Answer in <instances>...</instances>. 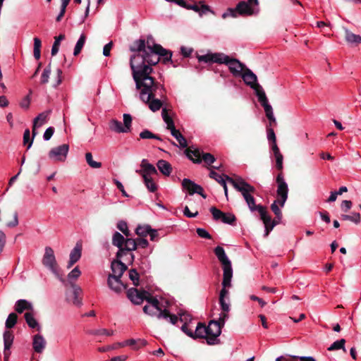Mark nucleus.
I'll use <instances>...</instances> for the list:
<instances>
[{"mask_svg":"<svg viewBox=\"0 0 361 361\" xmlns=\"http://www.w3.org/2000/svg\"><path fill=\"white\" fill-rule=\"evenodd\" d=\"M13 334L12 331H6L4 333V355L5 357L9 354L8 351L11 348L13 341Z\"/></svg>","mask_w":361,"mask_h":361,"instance_id":"c85d7f7f","label":"nucleus"},{"mask_svg":"<svg viewBox=\"0 0 361 361\" xmlns=\"http://www.w3.org/2000/svg\"><path fill=\"white\" fill-rule=\"evenodd\" d=\"M143 312L149 315V316H156L157 317V314L159 313V311H156V310H153L152 307L149 305H145L143 307Z\"/></svg>","mask_w":361,"mask_h":361,"instance_id":"680f3d73","label":"nucleus"},{"mask_svg":"<svg viewBox=\"0 0 361 361\" xmlns=\"http://www.w3.org/2000/svg\"><path fill=\"white\" fill-rule=\"evenodd\" d=\"M129 279L133 281L135 286H139V274L135 269H131L129 271Z\"/></svg>","mask_w":361,"mask_h":361,"instance_id":"864d4df0","label":"nucleus"},{"mask_svg":"<svg viewBox=\"0 0 361 361\" xmlns=\"http://www.w3.org/2000/svg\"><path fill=\"white\" fill-rule=\"evenodd\" d=\"M140 137L142 139H157L161 140V137L152 133L151 131L148 130H144L140 133Z\"/></svg>","mask_w":361,"mask_h":361,"instance_id":"3c124183","label":"nucleus"},{"mask_svg":"<svg viewBox=\"0 0 361 361\" xmlns=\"http://www.w3.org/2000/svg\"><path fill=\"white\" fill-rule=\"evenodd\" d=\"M250 193H252V192H243V194L242 195L243 196L246 203L247 204V206H248L251 212H255L257 210V211H258L259 214H262L263 212L267 210L266 207L261 204L257 205L255 204V200L254 197Z\"/></svg>","mask_w":361,"mask_h":361,"instance_id":"dca6fc26","label":"nucleus"},{"mask_svg":"<svg viewBox=\"0 0 361 361\" xmlns=\"http://www.w3.org/2000/svg\"><path fill=\"white\" fill-rule=\"evenodd\" d=\"M111 274L109 276H113L116 278L121 279L123 273L128 269V267L121 259H114L111 264Z\"/></svg>","mask_w":361,"mask_h":361,"instance_id":"2eb2a0df","label":"nucleus"},{"mask_svg":"<svg viewBox=\"0 0 361 361\" xmlns=\"http://www.w3.org/2000/svg\"><path fill=\"white\" fill-rule=\"evenodd\" d=\"M70 285L73 290L71 292H66V300L74 305L80 307L82 305V298L80 297L82 289L73 282L70 281Z\"/></svg>","mask_w":361,"mask_h":361,"instance_id":"4468645a","label":"nucleus"},{"mask_svg":"<svg viewBox=\"0 0 361 361\" xmlns=\"http://www.w3.org/2000/svg\"><path fill=\"white\" fill-rule=\"evenodd\" d=\"M262 214H260V218L264 224V226H265L264 236L267 237L269 235V233L272 231V229L276 226V223H271V218L269 215L267 214V210L263 212Z\"/></svg>","mask_w":361,"mask_h":361,"instance_id":"bb28decb","label":"nucleus"},{"mask_svg":"<svg viewBox=\"0 0 361 361\" xmlns=\"http://www.w3.org/2000/svg\"><path fill=\"white\" fill-rule=\"evenodd\" d=\"M258 101L264 107L266 116L267 117V118L269 120H274V116L273 114V109L271 106L269 104L265 92H261L260 94H259Z\"/></svg>","mask_w":361,"mask_h":361,"instance_id":"aec40b11","label":"nucleus"},{"mask_svg":"<svg viewBox=\"0 0 361 361\" xmlns=\"http://www.w3.org/2000/svg\"><path fill=\"white\" fill-rule=\"evenodd\" d=\"M221 63L228 66L230 72L235 77L240 76L242 73L244 72V69L247 68L246 66L239 60L231 59L226 54H224V57H223Z\"/></svg>","mask_w":361,"mask_h":361,"instance_id":"6e6552de","label":"nucleus"},{"mask_svg":"<svg viewBox=\"0 0 361 361\" xmlns=\"http://www.w3.org/2000/svg\"><path fill=\"white\" fill-rule=\"evenodd\" d=\"M51 110L45 111L39 114L33 121L32 125V135L35 137L37 135L36 128L41 126L42 124L46 123Z\"/></svg>","mask_w":361,"mask_h":361,"instance_id":"b1692460","label":"nucleus"},{"mask_svg":"<svg viewBox=\"0 0 361 361\" xmlns=\"http://www.w3.org/2000/svg\"><path fill=\"white\" fill-rule=\"evenodd\" d=\"M81 274V271H80L78 267H75L68 274V283L70 284V281L72 282V280H76Z\"/></svg>","mask_w":361,"mask_h":361,"instance_id":"6e6d98bb","label":"nucleus"},{"mask_svg":"<svg viewBox=\"0 0 361 361\" xmlns=\"http://www.w3.org/2000/svg\"><path fill=\"white\" fill-rule=\"evenodd\" d=\"M51 63H49L43 71V73L41 75V80H40V82L42 84H46L49 81V75L51 74Z\"/></svg>","mask_w":361,"mask_h":361,"instance_id":"09e8293b","label":"nucleus"},{"mask_svg":"<svg viewBox=\"0 0 361 361\" xmlns=\"http://www.w3.org/2000/svg\"><path fill=\"white\" fill-rule=\"evenodd\" d=\"M18 320V316L16 313H11L9 314L6 321V327L7 329H11L13 328L16 324L17 323Z\"/></svg>","mask_w":361,"mask_h":361,"instance_id":"a18cd8bd","label":"nucleus"},{"mask_svg":"<svg viewBox=\"0 0 361 361\" xmlns=\"http://www.w3.org/2000/svg\"><path fill=\"white\" fill-rule=\"evenodd\" d=\"M202 161H204V162L206 164L211 166V164H213L216 161V159L214 157V155H212L210 153L202 152Z\"/></svg>","mask_w":361,"mask_h":361,"instance_id":"4d7b16f0","label":"nucleus"},{"mask_svg":"<svg viewBox=\"0 0 361 361\" xmlns=\"http://www.w3.org/2000/svg\"><path fill=\"white\" fill-rule=\"evenodd\" d=\"M185 153L193 163L200 164L202 162V153H201L199 149H192L191 147H188L185 150Z\"/></svg>","mask_w":361,"mask_h":361,"instance_id":"a878e982","label":"nucleus"},{"mask_svg":"<svg viewBox=\"0 0 361 361\" xmlns=\"http://www.w3.org/2000/svg\"><path fill=\"white\" fill-rule=\"evenodd\" d=\"M145 185L149 191L154 192L157 190V186L151 177H142Z\"/></svg>","mask_w":361,"mask_h":361,"instance_id":"c03bdc74","label":"nucleus"},{"mask_svg":"<svg viewBox=\"0 0 361 361\" xmlns=\"http://www.w3.org/2000/svg\"><path fill=\"white\" fill-rule=\"evenodd\" d=\"M150 75V69L148 67H145L140 72L132 74L136 89L140 90V99L142 102H148L149 99L157 97L161 99L165 97L166 90L164 85L156 81Z\"/></svg>","mask_w":361,"mask_h":361,"instance_id":"f03ea898","label":"nucleus"},{"mask_svg":"<svg viewBox=\"0 0 361 361\" xmlns=\"http://www.w3.org/2000/svg\"><path fill=\"white\" fill-rule=\"evenodd\" d=\"M145 300L151 305L153 310H156V311H159V312L162 310L159 306V301L156 298L153 297L149 292L148 294H146V298H145Z\"/></svg>","mask_w":361,"mask_h":361,"instance_id":"e433bc0d","label":"nucleus"},{"mask_svg":"<svg viewBox=\"0 0 361 361\" xmlns=\"http://www.w3.org/2000/svg\"><path fill=\"white\" fill-rule=\"evenodd\" d=\"M82 254V244L77 243L75 247L71 250L70 253V259L68 262L67 268L70 269L74 264H75L81 257Z\"/></svg>","mask_w":361,"mask_h":361,"instance_id":"412c9836","label":"nucleus"},{"mask_svg":"<svg viewBox=\"0 0 361 361\" xmlns=\"http://www.w3.org/2000/svg\"><path fill=\"white\" fill-rule=\"evenodd\" d=\"M85 40H86V36H85V34L82 33L80 36V38L78 40V42H77V43L75 44V47L74 48V51H73V55L74 56H78L80 53V51H81V50H82V47H83V46H84V44L85 43Z\"/></svg>","mask_w":361,"mask_h":361,"instance_id":"58836bf2","label":"nucleus"},{"mask_svg":"<svg viewBox=\"0 0 361 361\" xmlns=\"http://www.w3.org/2000/svg\"><path fill=\"white\" fill-rule=\"evenodd\" d=\"M129 49L133 53L130 57L132 74L142 71L145 67L149 68L151 74L153 71L152 66L159 62L161 55H163L161 51L165 52V49L160 44H152L149 39L146 42L144 39L134 41Z\"/></svg>","mask_w":361,"mask_h":361,"instance_id":"f257e3e1","label":"nucleus"},{"mask_svg":"<svg viewBox=\"0 0 361 361\" xmlns=\"http://www.w3.org/2000/svg\"><path fill=\"white\" fill-rule=\"evenodd\" d=\"M271 209L274 212V214L276 216V219L279 220H281L282 219V212L279 209V206L276 204V201H274L271 205Z\"/></svg>","mask_w":361,"mask_h":361,"instance_id":"bf43d9fd","label":"nucleus"},{"mask_svg":"<svg viewBox=\"0 0 361 361\" xmlns=\"http://www.w3.org/2000/svg\"><path fill=\"white\" fill-rule=\"evenodd\" d=\"M351 207H352V202L350 200H343L341 202V209L345 212H347L351 208Z\"/></svg>","mask_w":361,"mask_h":361,"instance_id":"338daca9","label":"nucleus"},{"mask_svg":"<svg viewBox=\"0 0 361 361\" xmlns=\"http://www.w3.org/2000/svg\"><path fill=\"white\" fill-rule=\"evenodd\" d=\"M223 57H224V53H214L207 54L202 56H198L197 59L199 61H203L205 63L214 62L217 63H221Z\"/></svg>","mask_w":361,"mask_h":361,"instance_id":"5701e85b","label":"nucleus"},{"mask_svg":"<svg viewBox=\"0 0 361 361\" xmlns=\"http://www.w3.org/2000/svg\"><path fill=\"white\" fill-rule=\"evenodd\" d=\"M123 128L126 133L130 132L131 130L132 116L128 114H123Z\"/></svg>","mask_w":361,"mask_h":361,"instance_id":"8fccbe9b","label":"nucleus"},{"mask_svg":"<svg viewBox=\"0 0 361 361\" xmlns=\"http://www.w3.org/2000/svg\"><path fill=\"white\" fill-rule=\"evenodd\" d=\"M42 264L44 266L49 269V270L61 281L65 286H67V283L64 279L61 276L59 272V267L56 262L54 252L51 247H46L44 255L42 258Z\"/></svg>","mask_w":361,"mask_h":361,"instance_id":"39448f33","label":"nucleus"},{"mask_svg":"<svg viewBox=\"0 0 361 361\" xmlns=\"http://www.w3.org/2000/svg\"><path fill=\"white\" fill-rule=\"evenodd\" d=\"M85 159L87 164L93 169H99L102 166L101 162H97L93 160L92 153L87 152L85 154Z\"/></svg>","mask_w":361,"mask_h":361,"instance_id":"37998d69","label":"nucleus"},{"mask_svg":"<svg viewBox=\"0 0 361 361\" xmlns=\"http://www.w3.org/2000/svg\"><path fill=\"white\" fill-rule=\"evenodd\" d=\"M124 248L128 251H133L137 249V243L135 239L127 238L124 244Z\"/></svg>","mask_w":361,"mask_h":361,"instance_id":"603ef678","label":"nucleus"},{"mask_svg":"<svg viewBox=\"0 0 361 361\" xmlns=\"http://www.w3.org/2000/svg\"><path fill=\"white\" fill-rule=\"evenodd\" d=\"M276 182L277 183V195H288V184L284 180L283 173H278L276 178Z\"/></svg>","mask_w":361,"mask_h":361,"instance_id":"4be33fe9","label":"nucleus"},{"mask_svg":"<svg viewBox=\"0 0 361 361\" xmlns=\"http://www.w3.org/2000/svg\"><path fill=\"white\" fill-rule=\"evenodd\" d=\"M240 76L243 78L246 85H249L251 88L255 90L257 97L261 92H264L262 86L257 83V75L248 68L244 69Z\"/></svg>","mask_w":361,"mask_h":361,"instance_id":"0eeeda50","label":"nucleus"},{"mask_svg":"<svg viewBox=\"0 0 361 361\" xmlns=\"http://www.w3.org/2000/svg\"><path fill=\"white\" fill-rule=\"evenodd\" d=\"M161 53L163 54V55H161V57H162V62L164 63H166L168 62H171V64H173V66L174 67L176 66V64L175 63L174 61L172 60L171 57H172V52L169 50H166L165 49V52L164 51H161Z\"/></svg>","mask_w":361,"mask_h":361,"instance_id":"49530a36","label":"nucleus"},{"mask_svg":"<svg viewBox=\"0 0 361 361\" xmlns=\"http://www.w3.org/2000/svg\"><path fill=\"white\" fill-rule=\"evenodd\" d=\"M151 227L149 226H138L135 230L137 235L145 238L149 234Z\"/></svg>","mask_w":361,"mask_h":361,"instance_id":"de8ad7c7","label":"nucleus"},{"mask_svg":"<svg viewBox=\"0 0 361 361\" xmlns=\"http://www.w3.org/2000/svg\"><path fill=\"white\" fill-rule=\"evenodd\" d=\"M157 166L159 171L164 176H169L172 171L171 164L166 160H159Z\"/></svg>","mask_w":361,"mask_h":361,"instance_id":"c756f323","label":"nucleus"},{"mask_svg":"<svg viewBox=\"0 0 361 361\" xmlns=\"http://www.w3.org/2000/svg\"><path fill=\"white\" fill-rule=\"evenodd\" d=\"M209 177L211 178L214 179L216 182H218V184H221L224 190L225 195L228 198V188L226 183V178H223V177L220 175H219L216 172L212 170L209 173Z\"/></svg>","mask_w":361,"mask_h":361,"instance_id":"2f4dec72","label":"nucleus"},{"mask_svg":"<svg viewBox=\"0 0 361 361\" xmlns=\"http://www.w3.org/2000/svg\"><path fill=\"white\" fill-rule=\"evenodd\" d=\"M345 340L344 338H341L334 342L330 347L328 348V350L333 351L336 350L342 349L344 352H346L345 348Z\"/></svg>","mask_w":361,"mask_h":361,"instance_id":"a19ab883","label":"nucleus"},{"mask_svg":"<svg viewBox=\"0 0 361 361\" xmlns=\"http://www.w3.org/2000/svg\"><path fill=\"white\" fill-rule=\"evenodd\" d=\"M162 118L166 124L173 122L171 117L169 115L167 109L164 108L161 111Z\"/></svg>","mask_w":361,"mask_h":361,"instance_id":"e2e57ef3","label":"nucleus"},{"mask_svg":"<svg viewBox=\"0 0 361 361\" xmlns=\"http://www.w3.org/2000/svg\"><path fill=\"white\" fill-rule=\"evenodd\" d=\"M224 176L226 178V180L232 184L234 188L240 192L242 195L243 192H251L255 193L256 191L252 185H250L241 177L238 176L235 178H233L227 175H224Z\"/></svg>","mask_w":361,"mask_h":361,"instance_id":"1a4fd4ad","label":"nucleus"},{"mask_svg":"<svg viewBox=\"0 0 361 361\" xmlns=\"http://www.w3.org/2000/svg\"><path fill=\"white\" fill-rule=\"evenodd\" d=\"M274 157H275V159H276V169L279 171V173H283V154H278V155L274 156Z\"/></svg>","mask_w":361,"mask_h":361,"instance_id":"13d9d810","label":"nucleus"},{"mask_svg":"<svg viewBox=\"0 0 361 361\" xmlns=\"http://www.w3.org/2000/svg\"><path fill=\"white\" fill-rule=\"evenodd\" d=\"M107 285L109 288L116 293H120L123 289L127 288V285L124 284L121 279L108 276Z\"/></svg>","mask_w":361,"mask_h":361,"instance_id":"f3484780","label":"nucleus"},{"mask_svg":"<svg viewBox=\"0 0 361 361\" xmlns=\"http://www.w3.org/2000/svg\"><path fill=\"white\" fill-rule=\"evenodd\" d=\"M140 166L142 169L137 170L136 172L140 173L142 177H150L151 175L157 174V170L147 159H142Z\"/></svg>","mask_w":361,"mask_h":361,"instance_id":"a211bd4d","label":"nucleus"},{"mask_svg":"<svg viewBox=\"0 0 361 361\" xmlns=\"http://www.w3.org/2000/svg\"><path fill=\"white\" fill-rule=\"evenodd\" d=\"M221 325L219 324L216 320H211L207 326V336H206L207 343L208 345H215L219 343L218 337L221 334Z\"/></svg>","mask_w":361,"mask_h":361,"instance_id":"423d86ee","label":"nucleus"},{"mask_svg":"<svg viewBox=\"0 0 361 361\" xmlns=\"http://www.w3.org/2000/svg\"><path fill=\"white\" fill-rule=\"evenodd\" d=\"M126 239L118 232H115L112 238V244L118 248L124 247Z\"/></svg>","mask_w":361,"mask_h":361,"instance_id":"c9c22d12","label":"nucleus"},{"mask_svg":"<svg viewBox=\"0 0 361 361\" xmlns=\"http://www.w3.org/2000/svg\"><path fill=\"white\" fill-rule=\"evenodd\" d=\"M157 318L158 319L164 318L165 319H169V322L172 324H176V322L179 320V317H177L175 314H171L169 312V311L166 310V309L163 310H161V312L158 313Z\"/></svg>","mask_w":361,"mask_h":361,"instance_id":"72a5a7b5","label":"nucleus"},{"mask_svg":"<svg viewBox=\"0 0 361 361\" xmlns=\"http://www.w3.org/2000/svg\"><path fill=\"white\" fill-rule=\"evenodd\" d=\"M69 146L63 144L60 146L52 148L49 152V157L54 161H64L67 157Z\"/></svg>","mask_w":361,"mask_h":361,"instance_id":"f8f14e48","label":"nucleus"},{"mask_svg":"<svg viewBox=\"0 0 361 361\" xmlns=\"http://www.w3.org/2000/svg\"><path fill=\"white\" fill-rule=\"evenodd\" d=\"M206 336H207V326L202 322H199L196 327L195 331L193 332V337L192 338L193 339H196L197 338L206 339Z\"/></svg>","mask_w":361,"mask_h":361,"instance_id":"7c9ffc66","label":"nucleus"},{"mask_svg":"<svg viewBox=\"0 0 361 361\" xmlns=\"http://www.w3.org/2000/svg\"><path fill=\"white\" fill-rule=\"evenodd\" d=\"M24 317H25V319L27 325L30 328L34 329V328L38 327V329H39V324H38L37 322L36 321V319L34 318V315L32 312H26L25 314Z\"/></svg>","mask_w":361,"mask_h":361,"instance_id":"4c0bfd02","label":"nucleus"},{"mask_svg":"<svg viewBox=\"0 0 361 361\" xmlns=\"http://www.w3.org/2000/svg\"><path fill=\"white\" fill-rule=\"evenodd\" d=\"M34 137L32 138L30 137V132L29 129H26L23 134V144L25 145H27V149H30L32 146L33 142Z\"/></svg>","mask_w":361,"mask_h":361,"instance_id":"5fc2aeb1","label":"nucleus"},{"mask_svg":"<svg viewBox=\"0 0 361 361\" xmlns=\"http://www.w3.org/2000/svg\"><path fill=\"white\" fill-rule=\"evenodd\" d=\"M267 138L269 141L271 142V143L276 142V135L274 131V129L271 128H267Z\"/></svg>","mask_w":361,"mask_h":361,"instance_id":"0e129e2a","label":"nucleus"},{"mask_svg":"<svg viewBox=\"0 0 361 361\" xmlns=\"http://www.w3.org/2000/svg\"><path fill=\"white\" fill-rule=\"evenodd\" d=\"M341 219L343 221H350L355 224H358L360 222V214L356 212L353 213L352 215L342 214Z\"/></svg>","mask_w":361,"mask_h":361,"instance_id":"79ce46f5","label":"nucleus"},{"mask_svg":"<svg viewBox=\"0 0 361 361\" xmlns=\"http://www.w3.org/2000/svg\"><path fill=\"white\" fill-rule=\"evenodd\" d=\"M210 212L214 219L216 221L221 220L223 223L230 225H233L236 221V217L234 214L231 213H224L215 207L210 208Z\"/></svg>","mask_w":361,"mask_h":361,"instance_id":"9d476101","label":"nucleus"},{"mask_svg":"<svg viewBox=\"0 0 361 361\" xmlns=\"http://www.w3.org/2000/svg\"><path fill=\"white\" fill-rule=\"evenodd\" d=\"M135 241H136V243H137V247L140 246V247H141L142 248H145L149 245L148 241L145 238H137L135 240Z\"/></svg>","mask_w":361,"mask_h":361,"instance_id":"774afa93","label":"nucleus"},{"mask_svg":"<svg viewBox=\"0 0 361 361\" xmlns=\"http://www.w3.org/2000/svg\"><path fill=\"white\" fill-rule=\"evenodd\" d=\"M15 310L19 314L23 313L25 310L32 312L33 310V306L26 300L20 299L16 302Z\"/></svg>","mask_w":361,"mask_h":361,"instance_id":"cd10ccee","label":"nucleus"},{"mask_svg":"<svg viewBox=\"0 0 361 361\" xmlns=\"http://www.w3.org/2000/svg\"><path fill=\"white\" fill-rule=\"evenodd\" d=\"M65 39V35L60 34L59 36L54 37V42L51 48V55L55 56L59 49L61 41Z\"/></svg>","mask_w":361,"mask_h":361,"instance_id":"ea45409f","label":"nucleus"},{"mask_svg":"<svg viewBox=\"0 0 361 361\" xmlns=\"http://www.w3.org/2000/svg\"><path fill=\"white\" fill-rule=\"evenodd\" d=\"M146 294H148V291L143 288H130L126 292L127 298L134 305L142 304L146 298Z\"/></svg>","mask_w":361,"mask_h":361,"instance_id":"9b49d317","label":"nucleus"},{"mask_svg":"<svg viewBox=\"0 0 361 361\" xmlns=\"http://www.w3.org/2000/svg\"><path fill=\"white\" fill-rule=\"evenodd\" d=\"M143 102L147 104L148 105L149 109L153 112L157 111L163 106L161 99H158L157 97H154L153 99H149L148 102Z\"/></svg>","mask_w":361,"mask_h":361,"instance_id":"473e14b6","label":"nucleus"},{"mask_svg":"<svg viewBox=\"0 0 361 361\" xmlns=\"http://www.w3.org/2000/svg\"><path fill=\"white\" fill-rule=\"evenodd\" d=\"M196 232L200 238L212 239V235L204 228H197Z\"/></svg>","mask_w":361,"mask_h":361,"instance_id":"052dcab7","label":"nucleus"},{"mask_svg":"<svg viewBox=\"0 0 361 361\" xmlns=\"http://www.w3.org/2000/svg\"><path fill=\"white\" fill-rule=\"evenodd\" d=\"M214 252L219 262L221 263L224 271L222 281L223 288L220 291L219 298H225L228 294V290L226 288L230 287L231 285V279L233 276L231 262L226 256L222 247L217 246L215 247Z\"/></svg>","mask_w":361,"mask_h":361,"instance_id":"7ed1b4c3","label":"nucleus"},{"mask_svg":"<svg viewBox=\"0 0 361 361\" xmlns=\"http://www.w3.org/2000/svg\"><path fill=\"white\" fill-rule=\"evenodd\" d=\"M109 127L111 130L118 133H126L123 128V123L116 119H111L109 121Z\"/></svg>","mask_w":361,"mask_h":361,"instance_id":"f704fd0d","label":"nucleus"},{"mask_svg":"<svg viewBox=\"0 0 361 361\" xmlns=\"http://www.w3.org/2000/svg\"><path fill=\"white\" fill-rule=\"evenodd\" d=\"M344 38L351 47H356L361 44V36L354 34L347 28H344Z\"/></svg>","mask_w":361,"mask_h":361,"instance_id":"6ab92c4d","label":"nucleus"},{"mask_svg":"<svg viewBox=\"0 0 361 361\" xmlns=\"http://www.w3.org/2000/svg\"><path fill=\"white\" fill-rule=\"evenodd\" d=\"M54 133V128L53 127L48 128L43 135V137L45 140H49L52 137L53 134Z\"/></svg>","mask_w":361,"mask_h":361,"instance_id":"69168bd1","label":"nucleus"},{"mask_svg":"<svg viewBox=\"0 0 361 361\" xmlns=\"http://www.w3.org/2000/svg\"><path fill=\"white\" fill-rule=\"evenodd\" d=\"M47 342L44 338L40 334H36L33 336L32 347L37 353H42L45 348Z\"/></svg>","mask_w":361,"mask_h":361,"instance_id":"393cba45","label":"nucleus"},{"mask_svg":"<svg viewBox=\"0 0 361 361\" xmlns=\"http://www.w3.org/2000/svg\"><path fill=\"white\" fill-rule=\"evenodd\" d=\"M255 3H250L249 1H240L235 8H228L226 11L222 15L224 19L228 16L237 18L238 16H249L254 14V6H257Z\"/></svg>","mask_w":361,"mask_h":361,"instance_id":"20e7f679","label":"nucleus"},{"mask_svg":"<svg viewBox=\"0 0 361 361\" xmlns=\"http://www.w3.org/2000/svg\"><path fill=\"white\" fill-rule=\"evenodd\" d=\"M181 185L183 189L187 190L189 195H192L195 193H197L204 199L207 197V195L204 192L202 187L200 185L196 184L190 179L183 178Z\"/></svg>","mask_w":361,"mask_h":361,"instance_id":"ddd939ff","label":"nucleus"}]
</instances>
